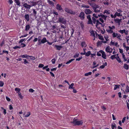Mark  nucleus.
<instances>
[{"label":"nucleus","instance_id":"58836bf2","mask_svg":"<svg viewBox=\"0 0 129 129\" xmlns=\"http://www.w3.org/2000/svg\"><path fill=\"white\" fill-rule=\"evenodd\" d=\"M106 31L108 33H113V30H112L110 29H109V28H108V29H106Z\"/></svg>","mask_w":129,"mask_h":129},{"label":"nucleus","instance_id":"338daca9","mask_svg":"<svg viewBox=\"0 0 129 129\" xmlns=\"http://www.w3.org/2000/svg\"><path fill=\"white\" fill-rule=\"evenodd\" d=\"M21 47L22 48H23L26 45L24 43H22L21 44Z\"/></svg>","mask_w":129,"mask_h":129},{"label":"nucleus","instance_id":"864d4df0","mask_svg":"<svg viewBox=\"0 0 129 129\" xmlns=\"http://www.w3.org/2000/svg\"><path fill=\"white\" fill-rule=\"evenodd\" d=\"M101 108L104 111L106 109V107L104 106H101Z\"/></svg>","mask_w":129,"mask_h":129},{"label":"nucleus","instance_id":"ddd939ff","mask_svg":"<svg viewBox=\"0 0 129 129\" xmlns=\"http://www.w3.org/2000/svg\"><path fill=\"white\" fill-rule=\"evenodd\" d=\"M99 17H101L103 20H106L107 16L103 14H100V16H99Z\"/></svg>","mask_w":129,"mask_h":129},{"label":"nucleus","instance_id":"a878e982","mask_svg":"<svg viewBox=\"0 0 129 129\" xmlns=\"http://www.w3.org/2000/svg\"><path fill=\"white\" fill-rule=\"evenodd\" d=\"M91 54V52L90 51H88L87 52H85V55L86 56H88Z\"/></svg>","mask_w":129,"mask_h":129},{"label":"nucleus","instance_id":"79ce46f5","mask_svg":"<svg viewBox=\"0 0 129 129\" xmlns=\"http://www.w3.org/2000/svg\"><path fill=\"white\" fill-rule=\"evenodd\" d=\"M110 11L109 10H106L104 11V14L106 13L107 14H109L110 13Z\"/></svg>","mask_w":129,"mask_h":129},{"label":"nucleus","instance_id":"e2e57ef3","mask_svg":"<svg viewBox=\"0 0 129 129\" xmlns=\"http://www.w3.org/2000/svg\"><path fill=\"white\" fill-rule=\"evenodd\" d=\"M104 4L106 5H109V3L107 1H105L104 2Z\"/></svg>","mask_w":129,"mask_h":129},{"label":"nucleus","instance_id":"1a4fd4ad","mask_svg":"<svg viewBox=\"0 0 129 129\" xmlns=\"http://www.w3.org/2000/svg\"><path fill=\"white\" fill-rule=\"evenodd\" d=\"M102 54V57L104 59H106V54L105 53V52L103 51H101Z\"/></svg>","mask_w":129,"mask_h":129},{"label":"nucleus","instance_id":"2f4dec72","mask_svg":"<svg viewBox=\"0 0 129 129\" xmlns=\"http://www.w3.org/2000/svg\"><path fill=\"white\" fill-rule=\"evenodd\" d=\"M111 127L112 129H114L116 128V124L115 123H113L111 125Z\"/></svg>","mask_w":129,"mask_h":129},{"label":"nucleus","instance_id":"0e129e2a","mask_svg":"<svg viewBox=\"0 0 129 129\" xmlns=\"http://www.w3.org/2000/svg\"><path fill=\"white\" fill-rule=\"evenodd\" d=\"M55 58L52 59L51 60L52 63L53 64H54L55 63Z\"/></svg>","mask_w":129,"mask_h":129},{"label":"nucleus","instance_id":"13d9d810","mask_svg":"<svg viewBox=\"0 0 129 129\" xmlns=\"http://www.w3.org/2000/svg\"><path fill=\"white\" fill-rule=\"evenodd\" d=\"M41 38V36H39L38 37V44L40 42Z\"/></svg>","mask_w":129,"mask_h":129},{"label":"nucleus","instance_id":"7c9ffc66","mask_svg":"<svg viewBox=\"0 0 129 129\" xmlns=\"http://www.w3.org/2000/svg\"><path fill=\"white\" fill-rule=\"evenodd\" d=\"M15 91H16L17 93H18L19 92H20V89L16 87L15 88Z\"/></svg>","mask_w":129,"mask_h":129},{"label":"nucleus","instance_id":"72a5a7b5","mask_svg":"<svg viewBox=\"0 0 129 129\" xmlns=\"http://www.w3.org/2000/svg\"><path fill=\"white\" fill-rule=\"evenodd\" d=\"M19 96L21 99H22L23 98V96L21 95L20 92H19L18 94Z\"/></svg>","mask_w":129,"mask_h":129},{"label":"nucleus","instance_id":"f03ea898","mask_svg":"<svg viewBox=\"0 0 129 129\" xmlns=\"http://www.w3.org/2000/svg\"><path fill=\"white\" fill-rule=\"evenodd\" d=\"M57 22L61 23L63 24H65L66 23V20L63 17L61 16L59 17Z\"/></svg>","mask_w":129,"mask_h":129},{"label":"nucleus","instance_id":"f8f14e48","mask_svg":"<svg viewBox=\"0 0 129 129\" xmlns=\"http://www.w3.org/2000/svg\"><path fill=\"white\" fill-rule=\"evenodd\" d=\"M54 47L56 48V49L60 50L63 47L61 46L55 45H54Z\"/></svg>","mask_w":129,"mask_h":129},{"label":"nucleus","instance_id":"5fc2aeb1","mask_svg":"<svg viewBox=\"0 0 129 129\" xmlns=\"http://www.w3.org/2000/svg\"><path fill=\"white\" fill-rule=\"evenodd\" d=\"M29 91L30 92L33 93L34 92L35 90L32 88H30L29 89Z\"/></svg>","mask_w":129,"mask_h":129},{"label":"nucleus","instance_id":"09e8293b","mask_svg":"<svg viewBox=\"0 0 129 129\" xmlns=\"http://www.w3.org/2000/svg\"><path fill=\"white\" fill-rule=\"evenodd\" d=\"M92 19L93 23L94 24H95L97 20H96L94 17L92 18Z\"/></svg>","mask_w":129,"mask_h":129},{"label":"nucleus","instance_id":"f257e3e1","mask_svg":"<svg viewBox=\"0 0 129 129\" xmlns=\"http://www.w3.org/2000/svg\"><path fill=\"white\" fill-rule=\"evenodd\" d=\"M72 123L75 125H82L83 124V122L82 120L78 121L77 118H74Z\"/></svg>","mask_w":129,"mask_h":129},{"label":"nucleus","instance_id":"cd10ccee","mask_svg":"<svg viewBox=\"0 0 129 129\" xmlns=\"http://www.w3.org/2000/svg\"><path fill=\"white\" fill-rule=\"evenodd\" d=\"M30 28V26L28 25H27L25 26V30L27 31Z\"/></svg>","mask_w":129,"mask_h":129},{"label":"nucleus","instance_id":"6e6d98bb","mask_svg":"<svg viewBox=\"0 0 129 129\" xmlns=\"http://www.w3.org/2000/svg\"><path fill=\"white\" fill-rule=\"evenodd\" d=\"M44 65L42 64H39L38 67L39 68H41L43 67Z\"/></svg>","mask_w":129,"mask_h":129},{"label":"nucleus","instance_id":"e433bc0d","mask_svg":"<svg viewBox=\"0 0 129 129\" xmlns=\"http://www.w3.org/2000/svg\"><path fill=\"white\" fill-rule=\"evenodd\" d=\"M92 74V72H89L87 73H86L84 74V76H88L89 75H91Z\"/></svg>","mask_w":129,"mask_h":129},{"label":"nucleus","instance_id":"4d7b16f0","mask_svg":"<svg viewBox=\"0 0 129 129\" xmlns=\"http://www.w3.org/2000/svg\"><path fill=\"white\" fill-rule=\"evenodd\" d=\"M4 85V83L2 81H0V86L2 87Z\"/></svg>","mask_w":129,"mask_h":129},{"label":"nucleus","instance_id":"37998d69","mask_svg":"<svg viewBox=\"0 0 129 129\" xmlns=\"http://www.w3.org/2000/svg\"><path fill=\"white\" fill-rule=\"evenodd\" d=\"M15 2L18 6L20 5V3L19 0H15Z\"/></svg>","mask_w":129,"mask_h":129},{"label":"nucleus","instance_id":"49530a36","mask_svg":"<svg viewBox=\"0 0 129 129\" xmlns=\"http://www.w3.org/2000/svg\"><path fill=\"white\" fill-rule=\"evenodd\" d=\"M99 39L102 40H104V38L103 36L101 35H99Z\"/></svg>","mask_w":129,"mask_h":129},{"label":"nucleus","instance_id":"bf43d9fd","mask_svg":"<svg viewBox=\"0 0 129 129\" xmlns=\"http://www.w3.org/2000/svg\"><path fill=\"white\" fill-rule=\"evenodd\" d=\"M126 118V117H124L123 118L122 120V123H124V122L125 121V120Z\"/></svg>","mask_w":129,"mask_h":129},{"label":"nucleus","instance_id":"3c124183","mask_svg":"<svg viewBox=\"0 0 129 129\" xmlns=\"http://www.w3.org/2000/svg\"><path fill=\"white\" fill-rule=\"evenodd\" d=\"M23 60H24V64L28 63L29 62L26 60V59H23Z\"/></svg>","mask_w":129,"mask_h":129},{"label":"nucleus","instance_id":"4be33fe9","mask_svg":"<svg viewBox=\"0 0 129 129\" xmlns=\"http://www.w3.org/2000/svg\"><path fill=\"white\" fill-rule=\"evenodd\" d=\"M47 2L50 5L52 6H54V3L53 2L51 1L50 0H47Z\"/></svg>","mask_w":129,"mask_h":129},{"label":"nucleus","instance_id":"dca6fc26","mask_svg":"<svg viewBox=\"0 0 129 129\" xmlns=\"http://www.w3.org/2000/svg\"><path fill=\"white\" fill-rule=\"evenodd\" d=\"M85 12L86 14H90L91 13V11L90 9H86L85 10Z\"/></svg>","mask_w":129,"mask_h":129},{"label":"nucleus","instance_id":"0eeeda50","mask_svg":"<svg viewBox=\"0 0 129 129\" xmlns=\"http://www.w3.org/2000/svg\"><path fill=\"white\" fill-rule=\"evenodd\" d=\"M23 6L27 10H29L30 8V6L29 5H28L26 3H25L23 5Z\"/></svg>","mask_w":129,"mask_h":129},{"label":"nucleus","instance_id":"aec40b11","mask_svg":"<svg viewBox=\"0 0 129 129\" xmlns=\"http://www.w3.org/2000/svg\"><path fill=\"white\" fill-rule=\"evenodd\" d=\"M121 19H117L114 20V21L116 23H118L119 25L120 24V22H121Z\"/></svg>","mask_w":129,"mask_h":129},{"label":"nucleus","instance_id":"7ed1b4c3","mask_svg":"<svg viewBox=\"0 0 129 129\" xmlns=\"http://www.w3.org/2000/svg\"><path fill=\"white\" fill-rule=\"evenodd\" d=\"M112 36L113 38L117 37L119 40H121L120 38L121 35L120 34L115 33H113L112 34Z\"/></svg>","mask_w":129,"mask_h":129},{"label":"nucleus","instance_id":"9b49d317","mask_svg":"<svg viewBox=\"0 0 129 129\" xmlns=\"http://www.w3.org/2000/svg\"><path fill=\"white\" fill-rule=\"evenodd\" d=\"M56 8L57 10L59 11H61L62 10L61 6L59 4L56 5Z\"/></svg>","mask_w":129,"mask_h":129},{"label":"nucleus","instance_id":"39448f33","mask_svg":"<svg viewBox=\"0 0 129 129\" xmlns=\"http://www.w3.org/2000/svg\"><path fill=\"white\" fill-rule=\"evenodd\" d=\"M119 32L121 34L124 33L126 35H127L128 34V30L125 29L120 30Z\"/></svg>","mask_w":129,"mask_h":129},{"label":"nucleus","instance_id":"a19ab883","mask_svg":"<svg viewBox=\"0 0 129 129\" xmlns=\"http://www.w3.org/2000/svg\"><path fill=\"white\" fill-rule=\"evenodd\" d=\"M101 51H102V50H100L99 52L97 53V55L98 56H101Z\"/></svg>","mask_w":129,"mask_h":129},{"label":"nucleus","instance_id":"c03bdc74","mask_svg":"<svg viewBox=\"0 0 129 129\" xmlns=\"http://www.w3.org/2000/svg\"><path fill=\"white\" fill-rule=\"evenodd\" d=\"M125 91L126 92H129V87L128 85L126 86V89L125 90Z\"/></svg>","mask_w":129,"mask_h":129},{"label":"nucleus","instance_id":"69168bd1","mask_svg":"<svg viewBox=\"0 0 129 129\" xmlns=\"http://www.w3.org/2000/svg\"><path fill=\"white\" fill-rule=\"evenodd\" d=\"M110 16L112 18H115L116 17L115 14L114 15L112 14Z\"/></svg>","mask_w":129,"mask_h":129},{"label":"nucleus","instance_id":"6ab92c4d","mask_svg":"<svg viewBox=\"0 0 129 129\" xmlns=\"http://www.w3.org/2000/svg\"><path fill=\"white\" fill-rule=\"evenodd\" d=\"M115 14L116 17L117 16L119 17L120 16H122V14H121L120 13H119L117 12H116L115 13Z\"/></svg>","mask_w":129,"mask_h":129},{"label":"nucleus","instance_id":"2eb2a0df","mask_svg":"<svg viewBox=\"0 0 129 129\" xmlns=\"http://www.w3.org/2000/svg\"><path fill=\"white\" fill-rule=\"evenodd\" d=\"M29 3H30V4L29 5L30 6V7H33L35 6L37 4V3L36 2H28Z\"/></svg>","mask_w":129,"mask_h":129},{"label":"nucleus","instance_id":"c9c22d12","mask_svg":"<svg viewBox=\"0 0 129 129\" xmlns=\"http://www.w3.org/2000/svg\"><path fill=\"white\" fill-rule=\"evenodd\" d=\"M81 6L83 8H88L89 7V6L87 5H85L83 4Z\"/></svg>","mask_w":129,"mask_h":129},{"label":"nucleus","instance_id":"774afa93","mask_svg":"<svg viewBox=\"0 0 129 129\" xmlns=\"http://www.w3.org/2000/svg\"><path fill=\"white\" fill-rule=\"evenodd\" d=\"M126 40L127 42V43L129 42V35L128 36V37H127L126 39Z\"/></svg>","mask_w":129,"mask_h":129},{"label":"nucleus","instance_id":"4468645a","mask_svg":"<svg viewBox=\"0 0 129 129\" xmlns=\"http://www.w3.org/2000/svg\"><path fill=\"white\" fill-rule=\"evenodd\" d=\"M47 42V40L46 38H44L41 40V42H40L39 44L40 45L41 44Z\"/></svg>","mask_w":129,"mask_h":129},{"label":"nucleus","instance_id":"393cba45","mask_svg":"<svg viewBox=\"0 0 129 129\" xmlns=\"http://www.w3.org/2000/svg\"><path fill=\"white\" fill-rule=\"evenodd\" d=\"M123 67L126 70H128L129 68L128 66L126 64H124Z\"/></svg>","mask_w":129,"mask_h":129},{"label":"nucleus","instance_id":"bb28decb","mask_svg":"<svg viewBox=\"0 0 129 129\" xmlns=\"http://www.w3.org/2000/svg\"><path fill=\"white\" fill-rule=\"evenodd\" d=\"M90 32L91 34V35L92 37H94L95 36V34L94 33V31L93 30H90Z\"/></svg>","mask_w":129,"mask_h":129},{"label":"nucleus","instance_id":"4c0bfd02","mask_svg":"<svg viewBox=\"0 0 129 129\" xmlns=\"http://www.w3.org/2000/svg\"><path fill=\"white\" fill-rule=\"evenodd\" d=\"M104 37L106 41L108 40V38H109L108 36L107 35H104Z\"/></svg>","mask_w":129,"mask_h":129},{"label":"nucleus","instance_id":"423d86ee","mask_svg":"<svg viewBox=\"0 0 129 129\" xmlns=\"http://www.w3.org/2000/svg\"><path fill=\"white\" fill-rule=\"evenodd\" d=\"M65 11L66 12H67L68 13L73 14H75V12L69 9L68 8H65Z\"/></svg>","mask_w":129,"mask_h":129},{"label":"nucleus","instance_id":"c85d7f7f","mask_svg":"<svg viewBox=\"0 0 129 129\" xmlns=\"http://www.w3.org/2000/svg\"><path fill=\"white\" fill-rule=\"evenodd\" d=\"M81 46L82 47H86V44L84 42H82L81 43Z\"/></svg>","mask_w":129,"mask_h":129},{"label":"nucleus","instance_id":"b1692460","mask_svg":"<svg viewBox=\"0 0 129 129\" xmlns=\"http://www.w3.org/2000/svg\"><path fill=\"white\" fill-rule=\"evenodd\" d=\"M74 84V83H72V84H71V85H69V89H74V88L73 87Z\"/></svg>","mask_w":129,"mask_h":129},{"label":"nucleus","instance_id":"f704fd0d","mask_svg":"<svg viewBox=\"0 0 129 129\" xmlns=\"http://www.w3.org/2000/svg\"><path fill=\"white\" fill-rule=\"evenodd\" d=\"M114 85L115 86L114 89V90H116L117 88H119L120 86L119 85Z\"/></svg>","mask_w":129,"mask_h":129},{"label":"nucleus","instance_id":"20e7f679","mask_svg":"<svg viewBox=\"0 0 129 129\" xmlns=\"http://www.w3.org/2000/svg\"><path fill=\"white\" fill-rule=\"evenodd\" d=\"M105 50L107 52L110 53L112 52L113 49L108 46L105 48Z\"/></svg>","mask_w":129,"mask_h":129},{"label":"nucleus","instance_id":"680f3d73","mask_svg":"<svg viewBox=\"0 0 129 129\" xmlns=\"http://www.w3.org/2000/svg\"><path fill=\"white\" fill-rule=\"evenodd\" d=\"M99 9H94V11L96 12H100V8H99Z\"/></svg>","mask_w":129,"mask_h":129},{"label":"nucleus","instance_id":"8fccbe9b","mask_svg":"<svg viewBox=\"0 0 129 129\" xmlns=\"http://www.w3.org/2000/svg\"><path fill=\"white\" fill-rule=\"evenodd\" d=\"M29 59L32 60H34L35 59V58L34 56H30Z\"/></svg>","mask_w":129,"mask_h":129},{"label":"nucleus","instance_id":"052dcab7","mask_svg":"<svg viewBox=\"0 0 129 129\" xmlns=\"http://www.w3.org/2000/svg\"><path fill=\"white\" fill-rule=\"evenodd\" d=\"M82 58V57L81 56L80 57H79V58H76V61H79Z\"/></svg>","mask_w":129,"mask_h":129},{"label":"nucleus","instance_id":"412c9836","mask_svg":"<svg viewBox=\"0 0 129 129\" xmlns=\"http://www.w3.org/2000/svg\"><path fill=\"white\" fill-rule=\"evenodd\" d=\"M118 55V54H117L115 55H113L111 56L110 57V58L112 59H113L114 58L116 59Z\"/></svg>","mask_w":129,"mask_h":129},{"label":"nucleus","instance_id":"5701e85b","mask_svg":"<svg viewBox=\"0 0 129 129\" xmlns=\"http://www.w3.org/2000/svg\"><path fill=\"white\" fill-rule=\"evenodd\" d=\"M122 58L123 59V61H126L127 60V59L125 57V55L124 53H122Z\"/></svg>","mask_w":129,"mask_h":129},{"label":"nucleus","instance_id":"c756f323","mask_svg":"<svg viewBox=\"0 0 129 129\" xmlns=\"http://www.w3.org/2000/svg\"><path fill=\"white\" fill-rule=\"evenodd\" d=\"M108 28L112 30H113V29H114L115 28V26L114 25H112V26H108Z\"/></svg>","mask_w":129,"mask_h":129},{"label":"nucleus","instance_id":"de8ad7c7","mask_svg":"<svg viewBox=\"0 0 129 129\" xmlns=\"http://www.w3.org/2000/svg\"><path fill=\"white\" fill-rule=\"evenodd\" d=\"M79 55V54L78 53H77L75 54V55H74V58H76L78 57Z\"/></svg>","mask_w":129,"mask_h":129},{"label":"nucleus","instance_id":"6e6552de","mask_svg":"<svg viewBox=\"0 0 129 129\" xmlns=\"http://www.w3.org/2000/svg\"><path fill=\"white\" fill-rule=\"evenodd\" d=\"M90 5L93 7L94 10L98 9L100 7L98 5H96L94 3L90 4Z\"/></svg>","mask_w":129,"mask_h":129},{"label":"nucleus","instance_id":"473e14b6","mask_svg":"<svg viewBox=\"0 0 129 129\" xmlns=\"http://www.w3.org/2000/svg\"><path fill=\"white\" fill-rule=\"evenodd\" d=\"M116 59L119 63H120L121 62V59L119 58V57L118 56V55Z\"/></svg>","mask_w":129,"mask_h":129},{"label":"nucleus","instance_id":"9d476101","mask_svg":"<svg viewBox=\"0 0 129 129\" xmlns=\"http://www.w3.org/2000/svg\"><path fill=\"white\" fill-rule=\"evenodd\" d=\"M84 13L83 12H81L79 16V17H80L81 19H83L84 18Z\"/></svg>","mask_w":129,"mask_h":129},{"label":"nucleus","instance_id":"ea45409f","mask_svg":"<svg viewBox=\"0 0 129 129\" xmlns=\"http://www.w3.org/2000/svg\"><path fill=\"white\" fill-rule=\"evenodd\" d=\"M99 16H100V15H98L96 14H93V16L95 17L96 18H98L99 17Z\"/></svg>","mask_w":129,"mask_h":129},{"label":"nucleus","instance_id":"a18cd8bd","mask_svg":"<svg viewBox=\"0 0 129 129\" xmlns=\"http://www.w3.org/2000/svg\"><path fill=\"white\" fill-rule=\"evenodd\" d=\"M21 47L20 46H15L13 48L14 49H15L17 48H20Z\"/></svg>","mask_w":129,"mask_h":129},{"label":"nucleus","instance_id":"a211bd4d","mask_svg":"<svg viewBox=\"0 0 129 129\" xmlns=\"http://www.w3.org/2000/svg\"><path fill=\"white\" fill-rule=\"evenodd\" d=\"M29 15L28 14H25L24 16V18L27 21H28L29 20Z\"/></svg>","mask_w":129,"mask_h":129},{"label":"nucleus","instance_id":"f3484780","mask_svg":"<svg viewBox=\"0 0 129 129\" xmlns=\"http://www.w3.org/2000/svg\"><path fill=\"white\" fill-rule=\"evenodd\" d=\"M95 24H96V27L97 28H99V29L100 28V27L98 26L100 24H101V25L102 24V23H101L98 20H97V21Z\"/></svg>","mask_w":129,"mask_h":129},{"label":"nucleus","instance_id":"603ef678","mask_svg":"<svg viewBox=\"0 0 129 129\" xmlns=\"http://www.w3.org/2000/svg\"><path fill=\"white\" fill-rule=\"evenodd\" d=\"M99 20L102 23L104 22V20L101 17L99 18Z\"/></svg>","mask_w":129,"mask_h":129}]
</instances>
